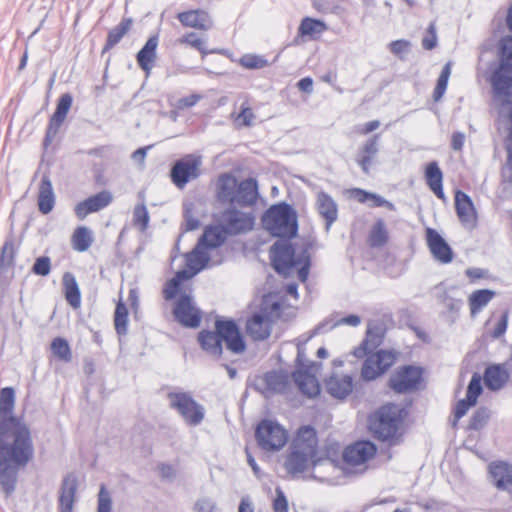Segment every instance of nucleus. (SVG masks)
Instances as JSON below:
<instances>
[{
	"instance_id": "1",
	"label": "nucleus",
	"mask_w": 512,
	"mask_h": 512,
	"mask_svg": "<svg viewBox=\"0 0 512 512\" xmlns=\"http://www.w3.org/2000/svg\"><path fill=\"white\" fill-rule=\"evenodd\" d=\"M15 392L11 387L0 391V484L10 493L18 471L32 462L35 454L29 426L13 416Z\"/></svg>"
},
{
	"instance_id": "2",
	"label": "nucleus",
	"mask_w": 512,
	"mask_h": 512,
	"mask_svg": "<svg viewBox=\"0 0 512 512\" xmlns=\"http://www.w3.org/2000/svg\"><path fill=\"white\" fill-rule=\"evenodd\" d=\"M214 196L219 203L230 205L221 216L226 233L237 235L253 229L255 215L242 209L254 207L258 202L260 194L256 178L238 181L230 172L221 173L215 182Z\"/></svg>"
},
{
	"instance_id": "3",
	"label": "nucleus",
	"mask_w": 512,
	"mask_h": 512,
	"mask_svg": "<svg viewBox=\"0 0 512 512\" xmlns=\"http://www.w3.org/2000/svg\"><path fill=\"white\" fill-rule=\"evenodd\" d=\"M325 462L328 463L326 449L322 453L315 428L309 425L299 427L285 457L284 467L287 472L291 476L297 477Z\"/></svg>"
},
{
	"instance_id": "4",
	"label": "nucleus",
	"mask_w": 512,
	"mask_h": 512,
	"mask_svg": "<svg viewBox=\"0 0 512 512\" xmlns=\"http://www.w3.org/2000/svg\"><path fill=\"white\" fill-rule=\"evenodd\" d=\"M377 447L368 440L356 441L341 452L338 445L326 447L328 464L339 467L348 473H363L369 462L376 456Z\"/></svg>"
},
{
	"instance_id": "5",
	"label": "nucleus",
	"mask_w": 512,
	"mask_h": 512,
	"mask_svg": "<svg viewBox=\"0 0 512 512\" xmlns=\"http://www.w3.org/2000/svg\"><path fill=\"white\" fill-rule=\"evenodd\" d=\"M290 308L291 306L286 304L283 299L272 301L271 295H265L260 310L247 319L246 333L254 341L267 339L271 334L273 323L281 319Z\"/></svg>"
},
{
	"instance_id": "6",
	"label": "nucleus",
	"mask_w": 512,
	"mask_h": 512,
	"mask_svg": "<svg viewBox=\"0 0 512 512\" xmlns=\"http://www.w3.org/2000/svg\"><path fill=\"white\" fill-rule=\"evenodd\" d=\"M403 412V409L396 404L380 407L369 419V428L374 437L391 444L397 442L401 436Z\"/></svg>"
},
{
	"instance_id": "7",
	"label": "nucleus",
	"mask_w": 512,
	"mask_h": 512,
	"mask_svg": "<svg viewBox=\"0 0 512 512\" xmlns=\"http://www.w3.org/2000/svg\"><path fill=\"white\" fill-rule=\"evenodd\" d=\"M265 229L274 237L292 239L298 232L296 211L287 203L270 206L262 217Z\"/></svg>"
},
{
	"instance_id": "8",
	"label": "nucleus",
	"mask_w": 512,
	"mask_h": 512,
	"mask_svg": "<svg viewBox=\"0 0 512 512\" xmlns=\"http://www.w3.org/2000/svg\"><path fill=\"white\" fill-rule=\"evenodd\" d=\"M270 258L273 268L284 276H287L291 271L301 265L298 269V278L301 282H306L310 267V257L307 250L300 258L295 257V251L291 244L276 242L270 249Z\"/></svg>"
},
{
	"instance_id": "9",
	"label": "nucleus",
	"mask_w": 512,
	"mask_h": 512,
	"mask_svg": "<svg viewBox=\"0 0 512 512\" xmlns=\"http://www.w3.org/2000/svg\"><path fill=\"white\" fill-rule=\"evenodd\" d=\"M496 97L505 104H512V36L501 40L500 65L491 77Z\"/></svg>"
},
{
	"instance_id": "10",
	"label": "nucleus",
	"mask_w": 512,
	"mask_h": 512,
	"mask_svg": "<svg viewBox=\"0 0 512 512\" xmlns=\"http://www.w3.org/2000/svg\"><path fill=\"white\" fill-rule=\"evenodd\" d=\"M197 246L194 250L185 255L186 269L176 272L175 276L166 282L163 288V297L170 301L174 299L181 291L184 281L191 279L196 273L201 271L207 261L208 256Z\"/></svg>"
},
{
	"instance_id": "11",
	"label": "nucleus",
	"mask_w": 512,
	"mask_h": 512,
	"mask_svg": "<svg viewBox=\"0 0 512 512\" xmlns=\"http://www.w3.org/2000/svg\"><path fill=\"white\" fill-rule=\"evenodd\" d=\"M258 446L267 452L280 451L288 442V431L278 422L264 419L255 429Z\"/></svg>"
},
{
	"instance_id": "12",
	"label": "nucleus",
	"mask_w": 512,
	"mask_h": 512,
	"mask_svg": "<svg viewBox=\"0 0 512 512\" xmlns=\"http://www.w3.org/2000/svg\"><path fill=\"white\" fill-rule=\"evenodd\" d=\"M170 407L175 409L185 422L195 426L204 418V409L187 392H169Z\"/></svg>"
},
{
	"instance_id": "13",
	"label": "nucleus",
	"mask_w": 512,
	"mask_h": 512,
	"mask_svg": "<svg viewBox=\"0 0 512 512\" xmlns=\"http://www.w3.org/2000/svg\"><path fill=\"white\" fill-rule=\"evenodd\" d=\"M202 160L200 156L187 154L178 159L171 168L170 178L179 189H183L190 181L201 174Z\"/></svg>"
},
{
	"instance_id": "14",
	"label": "nucleus",
	"mask_w": 512,
	"mask_h": 512,
	"mask_svg": "<svg viewBox=\"0 0 512 512\" xmlns=\"http://www.w3.org/2000/svg\"><path fill=\"white\" fill-rule=\"evenodd\" d=\"M361 368V377L372 381L387 372L396 362L397 353L390 350H378L365 356Z\"/></svg>"
},
{
	"instance_id": "15",
	"label": "nucleus",
	"mask_w": 512,
	"mask_h": 512,
	"mask_svg": "<svg viewBox=\"0 0 512 512\" xmlns=\"http://www.w3.org/2000/svg\"><path fill=\"white\" fill-rule=\"evenodd\" d=\"M423 381V369L414 365L399 367L389 379V387L397 393L418 389Z\"/></svg>"
},
{
	"instance_id": "16",
	"label": "nucleus",
	"mask_w": 512,
	"mask_h": 512,
	"mask_svg": "<svg viewBox=\"0 0 512 512\" xmlns=\"http://www.w3.org/2000/svg\"><path fill=\"white\" fill-rule=\"evenodd\" d=\"M215 330L221 337V342L226 344L229 351L234 354H242L246 350V342L244 336L232 319L219 318L215 321Z\"/></svg>"
},
{
	"instance_id": "17",
	"label": "nucleus",
	"mask_w": 512,
	"mask_h": 512,
	"mask_svg": "<svg viewBox=\"0 0 512 512\" xmlns=\"http://www.w3.org/2000/svg\"><path fill=\"white\" fill-rule=\"evenodd\" d=\"M175 319L184 327L197 328L202 321V312L193 303L190 294H181L173 307Z\"/></svg>"
},
{
	"instance_id": "18",
	"label": "nucleus",
	"mask_w": 512,
	"mask_h": 512,
	"mask_svg": "<svg viewBox=\"0 0 512 512\" xmlns=\"http://www.w3.org/2000/svg\"><path fill=\"white\" fill-rule=\"evenodd\" d=\"M424 238L428 250L435 261L440 264H450L454 259V252L448 242L434 228L427 227Z\"/></svg>"
},
{
	"instance_id": "19",
	"label": "nucleus",
	"mask_w": 512,
	"mask_h": 512,
	"mask_svg": "<svg viewBox=\"0 0 512 512\" xmlns=\"http://www.w3.org/2000/svg\"><path fill=\"white\" fill-rule=\"evenodd\" d=\"M71 105L72 97L68 93L61 95L58 99L56 109L49 119L45 137L43 140V147L45 150H47L54 141L61 125L66 119V116L71 108Z\"/></svg>"
},
{
	"instance_id": "20",
	"label": "nucleus",
	"mask_w": 512,
	"mask_h": 512,
	"mask_svg": "<svg viewBox=\"0 0 512 512\" xmlns=\"http://www.w3.org/2000/svg\"><path fill=\"white\" fill-rule=\"evenodd\" d=\"M113 202V194L109 190H101L81 200L74 206V214L78 220L86 219L90 214L107 208Z\"/></svg>"
},
{
	"instance_id": "21",
	"label": "nucleus",
	"mask_w": 512,
	"mask_h": 512,
	"mask_svg": "<svg viewBox=\"0 0 512 512\" xmlns=\"http://www.w3.org/2000/svg\"><path fill=\"white\" fill-rule=\"evenodd\" d=\"M176 19L183 28L206 32L213 27V19L209 12L202 8L187 9L177 13Z\"/></svg>"
},
{
	"instance_id": "22",
	"label": "nucleus",
	"mask_w": 512,
	"mask_h": 512,
	"mask_svg": "<svg viewBox=\"0 0 512 512\" xmlns=\"http://www.w3.org/2000/svg\"><path fill=\"white\" fill-rule=\"evenodd\" d=\"M455 210L464 227L474 228L477 223V212L470 197L461 190L455 192Z\"/></svg>"
},
{
	"instance_id": "23",
	"label": "nucleus",
	"mask_w": 512,
	"mask_h": 512,
	"mask_svg": "<svg viewBox=\"0 0 512 512\" xmlns=\"http://www.w3.org/2000/svg\"><path fill=\"white\" fill-rule=\"evenodd\" d=\"M489 474L494 485L512 497V465L505 461L493 462L489 466Z\"/></svg>"
},
{
	"instance_id": "24",
	"label": "nucleus",
	"mask_w": 512,
	"mask_h": 512,
	"mask_svg": "<svg viewBox=\"0 0 512 512\" xmlns=\"http://www.w3.org/2000/svg\"><path fill=\"white\" fill-rule=\"evenodd\" d=\"M480 395V375L475 373L468 386L466 398L459 400L454 408V421L455 426L467 411L476 404L477 398Z\"/></svg>"
},
{
	"instance_id": "25",
	"label": "nucleus",
	"mask_w": 512,
	"mask_h": 512,
	"mask_svg": "<svg viewBox=\"0 0 512 512\" xmlns=\"http://www.w3.org/2000/svg\"><path fill=\"white\" fill-rule=\"evenodd\" d=\"M159 44L158 35H152L148 38L144 46L139 50L136 55L138 66L146 74H149L157 59V47Z\"/></svg>"
},
{
	"instance_id": "26",
	"label": "nucleus",
	"mask_w": 512,
	"mask_h": 512,
	"mask_svg": "<svg viewBox=\"0 0 512 512\" xmlns=\"http://www.w3.org/2000/svg\"><path fill=\"white\" fill-rule=\"evenodd\" d=\"M379 135L367 139L358 149L356 162L366 174L370 172L374 159L379 151Z\"/></svg>"
},
{
	"instance_id": "27",
	"label": "nucleus",
	"mask_w": 512,
	"mask_h": 512,
	"mask_svg": "<svg viewBox=\"0 0 512 512\" xmlns=\"http://www.w3.org/2000/svg\"><path fill=\"white\" fill-rule=\"evenodd\" d=\"M424 179L431 192L440 200L445 201L443 189V172L436 161L429 162L424 169Z\"/></svg>"
},
{
	"instance_id": "28",
	"label": "nucleus",
	"mask_w": 512,
	"mask_h": 512,
	"mask_svg": "<svg viewBox=\"0 0 512 512\" xmlns=\"http://www.w3.org/2000/svg\"><path fill=\"white\" fill-rule=\"evenodd\" d=\"M76 493V478L73 476L65 477L62 482L58 498L59 512H73V507L76 501Z\"/></svg>"
},
{
	"instance_id": "29",
	"label": "nucleus",
	"mask_w": 512,
	"mask_h": 512,
	"mask_svg": "<svg viewBox=\"0 0 512 512\" xmlns=\"http://www.w3.org/2000/svg\"><path fill=\"white\" fill-rule=\"evenodd\" d=\"M327 392L335 398H346L353 390V379L350 375L332 374L325 381Z\"/></svg>"
},
{
	"instance_id": "30",
	"label": "nucleus",
	"mask_w": 512,
	"mask_h": 512,
	"mask_svg": "<svg viewBox=\"0 0 512 512\" xmlns=\"http://www.w3.org/2000/svg\"><path fill=\"white\" fill-rule=\"evenodd\" d=\"M292 377L302 394L307 397H316L320 393V384L314 374L307 370H296Z\"/></svg>"
},
{
	"instance_id": "31",
	"label": "nucleus",
	"mask_w": 512,
	"mask_h": 512,
	"mask_svg": "<svg viewBox=\"0 0 512 512\" xmlns=\"http://www.w3.org/2000/svg\"><path fill=\"white\" fill-rule=\"evenodd\" d=\"M509 379L507 369L500 364L489 366L485 369L482 381L492 391H498L504 387Z\"/></svg>"
},
{
	"instance_id": "32",
	"label": "nucleus",
	"mask_w": 512,
	"mask_h": 512,
	"mask_svg": "<svg viewBox=\"0 0 512 512\" xmlns=\"http://www.w3.org/2000/svg\"><path fill=\"white\" fill-rule=\"evenodd\" d=\"M38 209L42 214L50 213L55 205V195L49 177L44 176L39 183Z\"/></svg>"
},
{
	"instance_id": "33",
	"label": "nucleus",
	"mask_w": 512,
	"mask_h": 512,
	"mask_svg": "<svg viewBox=\"0 0 512 512\" xmlns=\"http://www.w3.org/2000/svg\"><path fill=\"white\" fill-rule=\"evenodd\" d=\"M197 339L200 347L206 353L218 358L222 355L223 347L221 337L216 330H202L199 332Z\"/></svg>"
},
{
	"instance_id": "34",
	"label": "nucleus",
	"mask_w": 512,
	"mask_h": 512,
	"mask_svg": "<svg viewBox=\"0 0 512 512\" xmlns=\"http://www.w3.org/2000/svg\"><path fill=\"white\" fill-rule=\"evenodd\" d=\"M70 242L76 252H86L94 243L93 231L84 225L77 226L71 234Z\"/></svg>"
},
{
	"instance_id": "35",
	"label": "nucleus",
	"mask_w": 512,
	"mask_h": 512,
	"mask_svg": "<svg viewBox=\"0 0 512 512\" xmlns=\"http://www.w3.org/2000/svg\"><path fill=\"white\" fill-rule=\"evenodd\" d=\"M18 248L19 243L14 237L5 239L0 248V273H5L14 267Z\"/></svg>"
},
{
	"instance_id": "36",
	"label": "nucleus",
	"mask_w": 512,
	"mask_h": 512,
	"mask_svg": "<svg viewBox=\"0 0 512 512\" xmlns=\"http://www.w3.org/2000/svg\"><path fill=\"white\" fill-rule=\"evenodd\" d=\"M63 291L67 303L74 309L81 306V293L75 276L65 272L62 277Z\"/></svg>"
},
{
	"instance_id": "37",
	"label": "nucleus",
	"mask_w": 512,
	"mask_h": 512,
	"mask_svg": "<svg viewBox=\"0 0 512 512\" xmlns=\"http://www.w3.org/2000/svg\"><path fill=\"white\" fill-rule=\"evenodd\" d=\"M132 26L133 20L131 18H123L117 26L110 29L102 53H106L114 48L128 34Z\"/></svg>"
},
{
	"instance_id": "38",
	"label": "nucleus",
	"mask_w": 512,
	"mask_h": 512,
	"mask_svg": "<svg viewBox=\"0 0 512 512\" xmlns=\"http://www.w3.org/2000/svg\"><path fill=\"white\" fill-rule=\"evenodd\" d=\"M328 29L326 23L322 20L304 17L298 27V35L318 39Z\"/></svg>"
},
{
	"instance_id": "39",
	"label": "nucleus",
	"mask_w": 512,
	"mask_h": 512,
	"mask_svg": "<svg viewBox=\"0 0 512 512\" xmlns=\"http://www.w3.org/2000/svg\"><path fill=\"white\" fill-rule=\"evenodd\" d=\"M317 210L319 214L326 220L327 226H330L338 215V209L335 201L325 192L317 195Z\"/></svg>"
},
{
	"instance_id": "40",
	"label": "nucleus",
	"mask_w": 512,
	"mask_h": 512,
	"mask_svg": "<svg viewBox=\"0 0 512 512\" xmlns=\"http://www.w3.org/2000/svg\"><path fill=\"white\" fill-rule=\"evenodd\" d=\"M388 241L389 233L384 221L382 219L376 220L367 236L368 246L371 248H381L384 247Z\"/></svg>"
},
{
	"instance_id": "41",
	"label": "nucleus",
	"mask_w": 512,
	"mask_h": 512,
	"mask_svg": "<svg viewBox=\"0 0 512 512\" xmlns=\"http://www.w3.org/2000/svg\"><path fill=\"white\" fill-rule=\"evenodd\" d=\"M262 381L268 392H285L289 384V376L280 371H270L264 374Z\"/></svg>"
},
{
	"instance_id": "42",
	"label": "nucleus",
	"mask_w": 512,
	"mask_h": 512,
	"mask_svg": "<svg viewBox=\"0 0 512 512\" xmlns=\"http://www.w3.org/2000/svg\"><path fill=\"white\" fill-rule=\"evenodd\" d=\"M228 233L224 230L223 224L221 226L207 227L200 238L199 246L206 248H215L220 246Z\"/></svg>"
},
{
	"instance_id": "43",
	"label": "nucleus",
	"mask_w": 512,
	"mask_h": 512,
	"mask_svg": "<svg viewBox=\"0 0 512 512\" xmlns=\"http://www.w3.org/2000/svg\"><path fill=\"white\" fill-rule=\"evenodd\" d=\"M382 342V337L375 331L369 329L361 344L353 350V355L357 358H363L369 353H373Z\"/></svg>"
},
{
	"instance_id": "44",
	"label": "nucleus",
	"mask_w": 512,
	"mask_h": 512,
	"mask_svg": "<svg viewBox=\"0 0 512 512\" xmlns=\"http://www.w3.org/2000/svg\"><path fill=\"white\" fill-rule=\"evenodd\" d=\"M50 350L53 356L62 362L68 363L72 360V351L68 341L62 337H56L51 341Z\"/></svg>"
},
{
	"instance_id": "45",
	"label": "nucleus",
	"mask_w": 512,
	"mask_h": 512,
	"mask_svg": "<svg viewBox=\"0 0 512 512\" xmlns=\"http://www.w3.org/2000/svg\"><path fill=\"white\" fill-rule=\"evenodd\" d=\"M128 317V308L123 300L119 299L114 311V327L119 335L126 334L128 328Z\"/></svg>"
},
{
	"instance_id": "46",
	"label": "nucleus",
	"mask_w": 512,
	"mask_h": 512,
	"mask_svg": "<svg viewBox=\"0 0 512 512\" xmlns=\"http://www.w3.org/2000/svg\"><path fill=\"white\" fill-rule=\"evenodd\" d=\"M451 72H452V62L449 61L444 65V67L437 79L435 88L433 90L432 97L435 102L440 101L442 99L443 95L445 94L447 86H448V81L451 76Z\"/></svg>"
},
{
	"instance_id": "47",
	"label": "nucleus",
	"mask_w": 512,
	"mask_h": 512,
	"mask_svg": "<svg viewBox=\"0 0 512 512\" xmlns=\"http://www.w3.org/2000/svg\"><path fill=\"white\" fill-rule=\"evenodd\" d=\"M508 319L509 313L506 310L500 314H493V316L486 321L485 325L487 328L494 324V328L491 331L492 338L497 339L504 335L508 326Z\"/></svg>"
},
{
	"instance_id": "48",
	"label": "nucleus",
	"mask_w": 512,
	"mask_h": 512,
	"mask_svg": "<svg viewBox=\"0 0 512 512\" xmlns=\"http://www.w3.org/2000/svg\"><path fill=\"white\" fill-rule=\"evenodd\" d=\"M178 43L196 49L205 57L209 51L205 48V41L194 32H188L178 38Z\"/></svg>"
},
{
	"instance_id": "49",
	"label": "nucleus",
	"mask_w": 512,
	"mask_h": 512,
	"mask_svg": "<svg viewBox=\"0 0 512 512\" xmlns=\"http://www.w3.org/2000/svg\"><path fill=\"white\" fill-rule=\"evenodd\" d=\"M238 63L241 67L249 70L262 69L268 66V61L263 56L251 53L242 55Z\"/></svg>"
},
{
	"instance_id": "50",
	"label": "nucleus",
	"mask_w": 512,
	"mask_h": 512,
	"mask_svg": "<svg viewBox=\"0 0 512 512\" xmlns=\"http://www.w3.org/2000/svg\"><path fill=\"white\" fill-rule=\"evenodd\" d=\"M149 213L144 204H138L133 210V225L141 232H145L149 225Z\"/></svg>"
},
{
	"instance_id": "51",
	"label": "nucleus",
	"mask_w": 512,
	"mask_h": 512,
	"mask_svg": "<svg viewBox=\"0 0 512 512\" xmlns=\"http://www.w3.org/2000/svg\"><path fill=\"white\" fill-rule=\"evenodd\" d=\"M255 115L250 107L249 103L246 101L241 105V110L235 117V122L240 126H251L254 121Z\"/></svg>"
},
{
	"instance_id": "52",
	"label": "nucleus",
	"mask_w": 512,
	"mask_h": 512,
	"mask_svg": "<svg viewBox=\"0 0 512 512\" xmlns=\"http://www.w3.org/2000/svg\"><path fill=\"white\" fill-rule=\"evenodd\" d=\"M112 511V499L106 486L102 484L98 493V506L97 512H111Z\"/></svg>"
},
{
	"instance_id": "53",
	"label": "nucleus",
	"mask_w": 512,
	"mask_h": 512,
	"mask_svg": "<svg viewBox=\"0 0 512 512\" xmlns=\"http://www.w3.org/2000/svg\"><path fill=\"white\" fill-rule=\"evenodd\" d=\"M437 46V33L436 25L431 22L426 29L425 35L422 38V47L425 50H432Z\"/></svg>"
},
{
	"instance_id": "54",
	"label": "nucleus",
	"mask_w": 512,
	"mask_h": 512,
	"mask_svg": "<svg viewBox=\"0 0 512 512\" xmlns=\"http://www.w3.org/2000/svg\"><path fill=\"white\" fill-rule=\"evenodd\" d=\"M51 270V261L47 256L39 257L32 266V272L36 275L47 276Z\"/></svg>"
},
{
	"instance_id": "55",
	"label": "nucleus",
	"mask_w": 512,
	"mask_h": 512,
	"mask_svg": "<svg viewBox=\"0 0 512 512\" xmlns=\"http://www.w3.org/2000/svg\"><path fill=\"white\" fill-rule=\"evenodd\" d=\"M276 497L273 500L272 508L274 512H288L289 506L287 498L281 488H276Z\"/></svg>"
},
{
	"instance_id": "56",
	"label": "nucleus",
	"mask_w": 512,
	"mask_h": 512,
	"mask_svg": "<svg viewBox=\"0 0 512 512\" xmlns=\"http://www.w3.org/2000/svg\"><path fill=\"white\" fill-rule=\"evenodd\" d=\"M194 512H218L214 501L207 498L198 499L193 507Z\"/></svg>"
},
{
	"instance_id": "57",
	"label": "nucleus",
	"mask_w": 512,
	"mask_h": 512,
	"mask_svg": "<svg viewBox=\"0 0 512 512\" xmlns=\"http://www.w3.org/2000/svg\"><path fill=\"white\" fill-rule=\"evenodd\" d=\"M202 99L200 94H191L186 97H182L178 100L177 106L179 109H187L195 106Z\"/></svg>"
},
{
	"instance_id": "58",
	"label": "nucleus",
	"mask_w": 512,
	"mask_h": 512,
	"mask_svg": "<svg viewBox=\"0 0 512 512\" xmlns=\"http://www.w3.org/2000/svg\"><path fill=\"white\" fill-rule=\"evenodd\" d=\"M368 201L371 203L370 205L372 207H386L389 210L395 209L394 204L385 200L383 197H381L380 195H377L375 193L370 194V199H368Z\"/></svg>"
},
{
	"instance_id": "59",
	"label": "nucleus",
	"mask_w": 512,
	"mask_h": 512,
	"mask_svg": "<svg viewBox=\"0 0 512 512\" xmlns=\"http://www.w3.org/2000/svg\"><path fill=\"white\" fill-rule=\"evenodd\" d=\"M410 47V43L407 40H395L390 43V50L395 55H400L406 52Z\"/></svg>"
},
{
	"instance_id": "60",
	"label": "nucleus",
	"mask_w": 512,
	"mask_h": 512,
	"mask_svg": "<svg viewBox=\"0 0 512 512\" xmlns=\"http://www.w3.org/2000/svg\"><path fill=\"white\" fill-rule=\"evenodd\" d=\"M371 192L363 190L361 188H354L351 190L352 197L359 203H366L370 199Z\"/></svg>"
},
{
	"instance_id": "61",
	"label": "nucleus",
	"mask_w": 512,
	"mask_h": 512,
	"mask_svg": "<svg viewBox=\"0 0 512 512\" xmlns=\"http://www.w3.org/2000/svg\"><path fill=\"white\" fill-rule=\"evenodd\" d=\"M465 142V135L460 132H455L451 136V147L452 149L459 151L462 149Z\"/></svg>"
},
{
	"instance_id": "62",
	"label": "nucleus",
	"mask_w": 512,
	"mask_h": 512,
	"mask_svg": "<svg viewBox=\"0 0 512 512\" xmlns=\"http://www.w3.org/2000/svg\"><path fill=\"white\" fill-rule=\"evenodd\" d=\"M380 127V122L378 120H372L365 123L362 127L359 128L358 133L361 135H367Z\"/></svg>"
},
{
	"instance_id": "63",
	"label": "nucleus",
	"mask_w": 512,
	"mask_h": 512,
	"mask_svg": "<svg viewBox=\"0 0 512 512\" xmlns=\"http://www.w3.org/2000/svg\"><path fill=\"white\" fill-rule=\"evenodd\" d=\"M480 308V290L474 291L470 296V310L473 316L476 315Z\"/></svg>"
},
{
	"instance_id": "64",
	"label": "nucleus",
	"mask_w": 512,
	"mask_h": 512,
	"mask_svg": "<svg viewBox=\"0 0 512 512\" xmlns=\"http://www.w3.org/2000/svg\"><path fill=\"white\" fill-rule=\"evenodd\" d=\"M199 227H200L199 219H197L196 217H194L192 215L186 216L184 228H183L184 231L188 232V231L197 230Z\"/></svg>"
}]
</instances>
